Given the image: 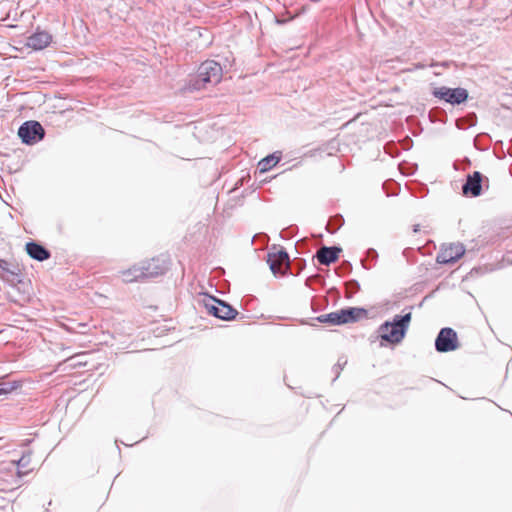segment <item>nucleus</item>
Masks as SVG:
<instances>
[{
  "instance_id": "nucleus-1",
  "label": "nucleus",
  "mask_w": 512,
  "mask_h": 512,
  "mask_svg": "<svg viewBox=\"0 0 512 512\" xmlns=\"http://www.w3.org/2000/svg\"><path fill=\"white\" fill-rule=\"evenodd\" d=\"M222 75L223 70L218 62L206 60L199 66L197 74L188 80L185 89L192 92L204 89L208 84L216 85L221 81Z\"/></svg>"
},
{
  "instance_id": "nucleus-4",
  "label": "nucleus",
  "mask_w": 512,
  "mask_h": 512,
  "mask_svg": "<svg viewBox=\"0 0 512 512\" xmlns=\"http://www.w3.org/2000/svg\"><path fill=\"white\" fill-rule=\"evenodd\" d=\"M432 95L451 105H460L468 99V91L465 88H449L441 86L434 88Z\"/></svg>"
},
{
  "instance_id": "nucleus-9",
  "label": "nucleus",
  "mask_w": 512,
  "mask_h": 512,
  "mask_svg": "<svg viewBox=\"0 0 512 512\" xmlns=\"http://www.w3.org/2000/svg\"><path fill=\"white\" fill-rule=\"evenodd\" d=\"M465 253V248L462 244H450L443 247L437 255V262L440 264H453L460 259Z\"/></svg>"
},
{
  "instance_id": "nucleus-19",
  "label": "nucleus",
  "mask_w": 512,
  "mask_h": 512,
  "mask_svg": "<svg viewBox=\"0 0 512 512\" xmlns=\"http://www.w3.org/2000/svg\"><path fill=\"white\" fill-rule=\"evenodd\" d=\"M344 224V218L342 215H335L331 217L327 223V231L335 233Z\"/></svg>"
},
{
  "instance_id": "nucleus-18",
  "label": "nucleus",
  "mask_w": 512,
  "mask_h": 512,
  "mask_svg": "<svg viewBox=\"0 0 512 512\" xmlns=\"http://www.w3.org/2000/svg\"><path fill=\"white\" fill-rule=\"evenodd\" d=\"M281 155H277V153L270 154L265 158L261 159L258 163V170L260 173H265L272 169L276 164L280 161Z\"/></svg>"
},
{
  "instance_id": "nucleus-24",
  "label": "nucleus",
  "mask_w": 512,
  "mask_h": 512,
  "mask_svg": "<svg viewBox=\"0 0 512 512\" xmlns=\"http://www.w3.org/2000/svg\"><path fill=\"white\" fill-rule=\"evenodd\" d=\"M366 254H367V257L370 258V259H375L378 256L376 250H374L372 248H369L367 250Z\"/></svg>"
},
{
  "instance_id": "nucleus-3",
  "label": "nucleus",
  "mask_w": 512,
  "mask_h": 512,
  "mask_svg": "<svg viewBox=\"0 0 512 512\" xmlns=\"http://www.w3.org/2000/svg\"><path fill=\"white\" fill-rule=\"evenodd\" d=\"M204 305L209 314L221 320H232L238 314L237 310L234 309L232 306L215 297H209L204 302Z\"/></svg>"
},
{
  "instance_id": "nucleus-26",
  "label": "nucleus",
  "mask_w": 512,
  "mask_h": 512,
  "mask_svg": "<svg viewBox=\"0 0 512 512\" xmlns=\"http://www.w3.org/2000/svg\"><path fill=\"white\" fill-rule=\"evenodd\" d=\"M31 442H32V440H31V439H26V440H24V441H23L22 445H23V446H27V445H29Z\"/></svg>"
},
{
  "instance_id": "nucleus-17",
  "label": "nucleus",
  "mask_w": 512,
  "mask_h": 512,
  "mask_svg": "<svg viewBox=\"0 0 512 512\" xmlns=\"http://www.w3.org/2000/svg\"><path fill=\"white\" fill-rule=\"evenodd\" d=\"M19 269L10 264L8 261L0 259V278L5 281H13V278L18 275Z\"/></svg>"
},
{
  "instance_id": "nucleus-25",
  "label": "nucleus",
  "mask_w": 512,
  "mask_h": 512,
  "mask_svg": "<svg viewBox=\"0 0 512 512\" xmlns=\"http://www.w3.org/2000/svg\"><path fill=\"white\" fill-rule=\"evenodd\" d=\"M317 320H318L319 322H322V323H328V320H327V318L325 317V314H324V315H320V316L317 318Z\"/></svg>"
},
{
  "instance_id": "nucleus-15",
  "label": "nucleus",
  "mask_w": 512,
  "mask_h": 512,
  "mask_svg": "<svg viewBox=\"0 0 512 512\" xmlns=\"http://www.w3.org/2000/svg\"><path fill=\"white\" fill-rule=\"evenodd\" d=\"M30 462H31V451H28V452L24 453L19 460H13V461L9 462L8 463L9 467L7 469L12 471L15 469V467H17L18 468L17 477L21 478L24 475L28 474V472L30 471V470H27V471L22 470V469L28 467Z\"/></svg>"
},
{
  "instance_id": "nucleus-11",
  "label": "nucleus",
  "mask_w": 512,
  "mask_h": 512,
  "mask_svg": "<svg viewBox=\"0 0 512 512\" xmlns=\"http://www.w3.org/2000/svg\"><path fill=\"white\" fill-rule=\"evenodd\" d=\"M52 42V35L44 30H37L27 38L26 46L33 50H43Z\"/></svg>"
},
{
  "instance_id": "nucleus-7",
  "label": "nucleus",
  "mask_w": 512,
  "mask_h": 512,
  "mask_svg": "<svg viewBox=\"0 0 512 512\" xmlns=\"http://www.w3.org/2000/svg\"><path fill=\"white\" fill-rule=\"evenodd\" d=\"M169 264L166 258H153L150 261L141 262L144 279L163 275L169 269Z\"/></svg>"
},
{
  "instance_id": "nucleus-6",
  "label": "nucleus",
  "mask_w": 512,
  "mask_h": 512,
  "mask_svg": "<svg viewBox=\"0 0 512 512\" xmlns=\"http://www.w3.org/2000/svg\"><path fill=\"white\" fill-rule=\"evenodd\" d=\"M458 337L455 330L450 327L442 328L436 339L435 349L440 353H446L458 349Z\"/></svg>"
},
{
  "instance_id": "nucleus-5",
  "label": "nucleus",
  "mask_w": 512,
  "mask_h": 512,
  "mask_svg": "<svg viewBox=\"0 0 512 512\" xmlns=\"http://www.w3.org/2000/svg\"><path fill=\"white\" fill-rule=\"evenodd\" d=\"M18 136L24 144L33 145L45 136L42 125L37 121H26L18 129Z\"/></svg>"
},
{
  "instance_id": "nucleus-20",
  "label": "nucleus",
  "mask_w": 512,
  "mask_h": 512,
  "mask_svg": "<svg viewBox=\"0 0 512 512\" xmlns=\"http://www.w3.org/2000/svg\"><path fill=\"white\" fill-rule=\"evenodd\" d=\"M18 385L15 382H0V395H6L13 390L17 389Z\"/></svg>"
},
{
  "instance_id": "nucleus-23",
  "label": "nucleus",
  "mask_w": 512,
  "mask_h": 512,
  "mask_svg": "<svg viewBox=\"0 0 512 512\" xmlns=\"http://www.w3.org/2000/svg\"><path fill=\"white\" fill-rule=\"evenodd\" d=\"M346 364V361H344L343 363H341V359L338 360L337 364H335L333 366V371L335 372L336 376L333 380H336L339 375H340V372L342 371L343 369V366Z\"/></svg>"
},
{
  "instance_id": "nucleus-12",
  "label": "nucleus",
  "mask_w": 512,
  "mask_h": 512,
  "mask_svg": "<svg viewBox=\"0 0 512 512\" xmlns=\"http://www.w3.org/2000/svg\"><path fill=\"white\" fill-rule=\"evenodd\" d=\"M342 251L340 247L332 246H322L318 251L316 252L315 257L317 258V261L321 265L329 266L330 264L336 262L339 258V254Z\"/></svg>"
},
{
  "instance_id": "nucleus-21",
  "label": "nucleus",
  "mask_w": 512,
  "mask_h": 512,
  "mask_svg": "<svg viewBox=\"0 0 512 512\" xmlns=\"http://www.w3.org/2000/svg\"><path fill=\"white\" fill-rule=\"evenodd\" d=\"M360 289V284L356 280H350L346 283L347 297L350 298Z\"/></svg>"
},
{
  "instance_id": "nucleus-8",
  "label": "nucleus",
  "mask_w": 512,
  "mask_h": 512,
  "mask_svg": "<svg viewBox=\"0 0 512 512\" xmlns=\"http://www.w3.org/2000/svg\"><path fill=\"white\" fill-rule=\"evenodd\" d=\"M289 261V255L283 248L277 252H270L267 255V263L274 275H283L285 273L283 268L289 266Z\"/></svg>"
},
{
  "instance_id": "nucleus-16",
  "label": "nucleus",
  "mask_w": 512,
  "mask_h": 512,
  "mask_svg": "<svg viewBox=\"0 0 512 512\" xmlns=\"http://www.w3.org/2000/svg\"><path fill=\"white\" fill-rule=\"evenodd\" d=\"M124 282L132 283L144 279L141 263L120 272Z\"/></svg>"
},
{
  "instance_id": "nucleus-22",
  "label": "nucleus",
  "mask_w": 512,
  "mask_h": 512,
  "mask_svg": "<svg viewBox=\"0 0 512 512\" xmlns=\"http://www.w3.org/2000/svg\"><path fill=\"white\" fill-rule=\"evenodd\" d=\"M325 317L330 325H342L340 310L325 314Z\"/></svg>"
},
{
  "instance_id": "nucleus-13",
  "label": "nucleus",
  "mask_w": 512,
  "mask_h": 512,
  "mask_svg": "<svg viewBox=\"0 0 512 512\" xmlns=\"http://www.w3.org/2000/svg\"><path fill=\"white\" fill-rule=\"evenodd\" d=\"M340 314H341L340 322H342V324H347V323L357 322L360 319L367 317L368 312L364 308L349 307V308L340 309Z\"/></svg>"
},
{
  "instance_id": "nucleus-2",
  "label": "nucleus",
  "mask_w": 512,
  "mask_h": 512,
  "mask_svg": "<svg viewBox=\"0 0 512 512\" xmlns=\"http://www.w3.org/2000/svg\"><path fill=\"white\" fill-rule=\"evenodd\" d=\"M412 319L411 312L395 315L391 321H385L378 327L381 340L389 344H399L405 338Z\"/></svg>"
},
{
  "instance_id": "nucleus-10",
  "label": "nucleus",
  "mask_w": 512,
  "mask_h": 512,
  "mask_svg": "<svg viewBox=\"0 0 512 512\" xmlns=\"http://www.w3.org/2000/svg\"><path fill=\"white\" fill-rule=\"evenodd\" d=\"M482 174L478 171L469 174L462 186V192L466 196L477 197L481 194Z\"/></svg>"
},
{
  "instance_id": "nucleus-14",
  "label": "nucleus",
  "mask_w": 512,
  "mask_h": 512,
  "mask_svg": "<svg viewBox=\"0 0 512 512\" xmlns=\"http://www.w3.org/2000/svg\"><path fill=\"white\" fill-rule=\"evenodd\" d=\"M26 252L32 259L37 261L47 260L51 256V253L48 249L34 241L28 242L26 244Z\"/></svg>"
}]
</instances>
